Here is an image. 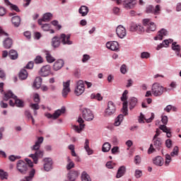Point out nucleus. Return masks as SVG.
<instances>
[{
	"instance_id": "nucleus-25",
	"label": "nucleus",
	"mask_w": 181,
	"mask_h": 181,
	"mask_svg": "<svg viewBox=\"0 0 181 181\" xmlns=\"http://www.w3.org/2000/svg\"><path fill=\"white\" fill-rule=\"evenodd\" d=\"M63 66H64V61L63 59H58L54 63L53 69L54 71H59Z\"/></svg>"
},
{
	"instance_id": "nucleus-56",
	"label": "nucleus",
	"mask_w": 181,
	"mask_h": 181,
	"mask_svg": "<svg viewBox=\"0 0 181 181\" xmlns=\"http://www.w3.org/2000/svg\"><path fill=\"white\" fill-rule=\"evenodd\" d=\"M114 166H115V163H112V161H108V162L106 163V167H107L108 169H113V168H114Z\"/></svg>"
},
{
	"instance_id": "nucleus-19",
	"label": "nucleus",
	"mask_w": 181,
	"mask_h": 181,
	"mask_svg": "<svg viewBox=\"0 0 181 181\" xmlns=\"http://www.w3.org/2000/svg\"><path fill=\"white\" fill-rule=\"evenodd\" d=\"M40 76L42 77H47L50 74V65H45L42 66L39 71Z\"/></svg>"
},
{
	"instance_id": "nucleus-36",
	"label": "nucleus",
	"mask_w": 181,
	"mask_h": 181,
	"mask_svg": "<svg viewBox=\"0 0 181 181\" xmlns=\"http://www.w3.org/2000/svg\"><path fill=\"white\" fill-rule=\"evenodd\" d=\"M11 21L15 28H18L21 25V17L19 16H15L12 18Z\"/></svg>"
},
{
	"instance_id": "nucleus-38",
	"label": "nucleus",
	"mask_w": 181,
	"mask_h": 181,
	"mask_svg": "<svg viewBox=\"0 0 181 181\" xmlns=\"http://www.w3.org/2000/svg\"><path fill=\"white\" fill-rule=\"evenodd\" d=\"M42 79L40 78V76H38L35 78L33 83V87H35L37 89H39L40 87H42Z\"/></svg>"
},
{
	"instance_id": "nucleus-5",
	"label": "nucleus",
	"mask_w": 181,
	"mask_h": 181,
	"mask_svg": "<svg viewBox=\"0 0 181 181\" xmlns=\"http://www.w3.org/2000/svg\"><path fill=\"white\" fill-rule=\"evenodd\" d=\"M165 88L163 86H160V84L158 83H155L153 84L151 88V93L153 95H154L155 97H159L160 95H162L163 94V90Z\"/></svg>"
},
{
	"instance_id": "nucleus-33",
	"label": "nucleus",
	"mask_w": 181,
	"mask_h": 181,
	"mask_svg": "<svg viewBox=\"0 0 181 181\" xmlns=\"http://www.w3.org/2000/svg\"><path fill=\"white\" fill-rule=\"evenodd\" d=\"M153 144L156 149L158 151L162 148V139H153Z\"/></svg>"
},
{
	"instance_id": "nucleus-7",
	"label": "nucleus",
	"mask_w": 181,
	"mask_h": 181,
	"mask_svg": "<svg viewBox=\"0 0 181 181\" xmlns=\"http://www.w3.org/2000/svg\"><path fill=\"white\" fill-rule=\"evenodd\" d=\"M64 112H66V107H62L61 109L57 110L53 115L49 112L45 113V117H47V118H48L49 119H57V118H59V117H60L62 114H64Z\"/></svg>"
},
{
	"instance_id": "nucleus-6",
	"label": "nucleus",
	"mask_w": 181,
	"mask_h": 181,
	"mask_svg": "<svg viewBox=\"0 0 181 181\" xmlns=\"http://www.w3.org/2000/svg\"><path fill=\"white\" fill-rule=\"evenodd\" d=\"M143 25L146 28V32H155L156 30V25L155 23L151 21L149 18H145L143 20Z\"/></svg>"
},
{
	"instance_id": "nucleus-1",
	"label": "nucleus",
	"mask_w": 181,
	"mask_h": 181,
	"mask_svg": "<svg viewBox=\"0 0 181 181\" xmlns=\"http://www.w3.org/2000/svg\"><path fill=\"white\" fill-rule=\"evenodd\" d=\"M43 136L38 137L37 141L31 146V151H35V153L30 154L29 158H32L34 163L37 165L39 159H42L45 155V151L40 150V146L43 144Z\"/></svg>"
},
{
	"instance_id": "nucleus-15",
	"label": "nucleus",
	"mask_w": 181,
	"mask_h": 181,
	"mask_svg": "<svg viewBox=\"0 0 181 181\" xmlns=\"http://www.w3.org/2000/svg\"><path fill=\"white\" fill-rule=\"evenodd\" d=\"M116 33L120 39H124L127 36V30L122 25H119L116 28Z\"/></svg>"
},
{
	"instance_id": "nucleus-32",
	"label": "nucleus",
	"mask_w": 181,
	"mask_h": 181,
	"mask_svg": "<svg viewBox=\"0 0 181 181\" xmlns=\"http://www.w3.org/2000/svg\"><path fill=\"white\" fill-rule=\"evenodd\" d=\"M172 49L175 52V54L177 56L180 55V50H181V47L180 45H177V42H173L172 44Z\"/></svg>"
},
{
	"instance_id": "nucleus-21",
	"label": "nucleus",
	"mask_w": 181,
	"mask_h": 181,
	"mask_svg": "<svg viewBox=\"0 0 181 181\" xmlns=\"http://www.w3.org/2000/svg\"><path fill=\"white\" fill-rule=\"evenodd\" d=\"M106 47L110 50L117 51L119 49V45L117 41L108 42L106 43Z\"/></svg>"
},
{
	"instance_id": "nucleus-44",
	"label": "nucleus",
	"mask_w": 181,
	"mask_h": 181,
	"mask_svg": "<svg viewBox=\"0 0 181 181\" xmlns=\"http://www.w3.org/2000/svg\"><path fill=\"white\" fill-rule=\"evenodd\" d=\"M81 179L82 181H91V178L90 177V175L87 174V172L83 171L81 173Z\"/></svg>"
},
{
	"instance_id": "nucleus-31",
	"label": "nucleus",
	"mask_w": 181,
	"mask_h": 181,
	"mask_svg": "<svg viewBox=\"0 0 181 181\" xmlns=\"http://www.w3.org/2000/svg\"><path fill=\"white\" fill-rule=\"evenodd\" d=\"M4 3L7 6H9V8L12 9V11H16V12H21V10H19L18 6L11 4V2H9V0H4Z\"/></svg>"
},
{
	"instance_id": "nucleus-3",
	"label": "nucleus",
	"mask_w": 181,
	"mask_h": 181,
	"mask_svg": "<svg viewBox=\"0 0 181 181\" xmlns=\"http://www.w3.org/2000/svg\"><path fill=\"white\" fill-rule=\"evenodd\" d=\"M0 36H5L6 38L3 41V47L4 49H11L13 45V40L9 37V34L4 30L2 27L0 26Z\"/></svg>"
},
{
	"instance_id": "nucleus-17",
	"label": "nucleus",
	"mask_w": 181,
	"mask_h": 181,
	"mask_svg": "<svg viewBox=\"0 0 181 181\" xmlns=\"http://www.w3.org/2000/svg\"><path fill=\"white\" fill-rule=\"evenodd\" d=\"M71 35L70 34L66 35V34H61L59 39L62 44L64 45H73V41L70 40Z\"/></svg>"
},
{
	"instance_id": "nucleus-54",
	"label": "nucleus",
	"mask_w": 181,
	"mask_h": 181,
	"mask_svg": "<svg viewBox=\"0 0 181 181\" xmlns=\"http://www.w3.org/2000/svg\"><path fill=\"white\" fill-rule=\"evenodd\" d=\"M141 57L142 59H149V57H151V54L146 52H144L141 54Z\"/></svg>"
},
{
	"instance_id": "nucleus-26",
	"label": "nucleus",
	"mask_w": 181,
	"mask_h": 181,
	"mask_svg": "<svg viewBox=\"0 0 181 181\" xmlns=\"http://www.w3.org/2000/svg\"><path fill=\"white\" fill-rule=\"evenodd\" d=\"M168 35V31L165 29H161L158 33V35L154 37L155 40H162L163 39V36Z\"/></svg>"
},
{
	"instance_id": "nucleus-43",
	"label": "nucleus",
	"mask_w": 181,
	"mask_h": 181,
	"mask_svg": "<svg viewBox=\"0 0 181 181\" xmlns=\"http://www.w3.org/2000/svg\"><path fill=\"white\" fill-rule=\"evenodd\" d=\"M137 103L138 100L136 98H132L129 100V110H133V108H135Z\"/></svg>"
},
{
	"instance_id": "nucleus-14",
	"label": "nucleus",
	"mask_w": 181,
	"mask_h": 181,
	"mask_svg": "<svg viewBox=\"0 0 181 181\" xmlns=\"http://www.w3.org/2000/svg\"><path fill=\"white\" fill-rule=\"evenodd\" d=\"M130 32H145V28L139 24L132 23L129 28Z\"/></svg>"
},
{
	"instance_id": "nucleus-58",
	"label": "nucleus",
	"mask_w": 181,
	"mask_h": 181,
	"mask_svg": "<svg viewBox=\"0 0 181 181\" xmlns=\"http://www.w3.org/2000/svg\"><path fill=\"white\" fill-rule=\"evenodd\" d=\"M90 55L83 54V59H82V62L83 63H87V62H88V60H90Z\"/></svg>"
},
{
	"instance_id": "nucleus-10",
	"label": "nucleus",
	"mask_w": 181,
	"mask_h": 181,
	"mask_svg": "<svg viewBox=\"0 0 181 181\" xmlns=\"http://www.w3.org/2000/svg\"><path fill=\"white\" fill-rule=\"evenodd\" d=\"M86 88L84 87V81L80 80L76 82V86L75 88L74 93L76 95H81L84 93Z\"/></svg>"
},
{
	"instance_id": "nucleus-37",
	"label": "nucleus",
	"mask_w": 181,
	"mask_h": 181,
	"mask_svg": "<svg viewBox=\"0 0 181 181\" xmlns=\"http://www.w3.org/2000/svg\"><path fill=\"white\" fill-rule=\"evenodd\" d=\"M28 71H26L25 69H23L20 71L18 77L20 80H26L28 78Z\"/></svg>"
},
{
	"instance_id": "nucleus-13",
	"label": "nucleus",
	"mask_w": 181,
	"mask_h": 181,
	"mask_svg": "<svg viewBox=\"0 0 181 181\" xmlns=\"http://www.w3.org/2000/svg\"><path fill=\"white\" fill-rule=\"evenodd\" d=\"M146 13H153V15H159L160 13V6L156 5V7L153 6H148L146 8Z\"/></svg>"
},
{
	"instance_id": "nucleus-9",
	"label": "nucleus",
	"mask_w": 181,
	"mask_h": 181,
	"mask_svg": "<svg viewBox=\"0 0 181 181\" xmlns=\"http://www.w3.org/2000/svg\"><path fill=\"white\" fill-rule=\"evenodd\" d=\"M16 168L20 173L25 175L28 172V164L25 161L20 160L17 162Z\"/></svg>"
},
{
	"instance_id": "nucleus-64",
	"label": "nucleus",
	"mask_w": 181,
	"mask_h": 181,
	"mask_svg": "<svg viewBox=\"0 0 181 181\" xmlns=\"http://www.w3.org/2000/svg\"><path fill=\"white\" fill-rule=\"evenodd\" d=\"M134 163L136 165H139V163H141V156H136L134 158Z\"/></svg>"
},
{
	"instance_id": "nucleus-41",
	"label": "nucleus",
	"mask_w": 181,
	"mask_h": 181,
	"mask_svg": "<svg viewBox=\"0 0 181 181\" xmlns=\"http://www.w3.org/2000/svg\"><path fill=\"white\" fill-rule=\"evenodd\" d=\"M124 120V115H119L115 119L114 125L115 127H119L121 125V122Z\"/></svg>"
},
{
	"instance_id": "nucleus-57",
	"label": "nucleus",
	"mask_w": 181,
	"mask_h": 181,
	"mask_svg": "<svg viewBox=\"0 0 181 181\" xmlns=\"http://www.w3.org/2000/svg\"><path fill=\"white\" fill-rule=\"evenodd\" d=\"M30 108H32V110H39V108H40L39 107V104H37V103H31L30 105Z\"/></svg>"
},
{
	"instance_id": "nucleus-24",
	"label": "nucleus",
	"mask_w": 181,
	"mask_h": 181,
	"mask_svg": "<svg viewBox=\"0 0 181 181\" xmlns=\"http://www.w3.org/2000/svg\"><path fill=\"white\" fill-rule=\"evenodd\" d=\"M80 173L78 171L72 170L67 175V179L70 181H76V180L78 177Z\"/></svg>"
},
{
	"instance_id": "nucleus-49",
	"label": "nucleus",
	"mask_w": 181,
	"mask_h": 181,
	"mask_svg": "<svg viewBox=\"0 0 181 181\" xmlns=\"http://www.w3.org/2000/svg\"><path fill=\"white\" fill-rule=\"evenodd\" d=\"M170 162H172V157L169 154L165 155V161L164 163L165 166H169Z\"/></svg>"
},
{
	"instance_id": "nucleus-47",
	"label": "nucleus",
	"mask_w": 181,
	"mask_h": 181,
	"mask_svg": "<svg viewBox=\"0 0 181 181\" xmlns=\"http://www.w3.org/2000/svg\"><path fill=\"white\" fill-rule=\"evenodd\" d=\"M110 149H111V144L110 143L106 142L103 145V152H109Z\"/></svg>"
},
{
	"instance_id": "nucleus-27",
	"label": "nucleus",
	"mask_w": 181,
	"mask_h": 181,
	"mask_svg": "<svg viewBox=\"0 0 181 181\" xmlns=\"http://www.w3.org/2000/svg\"><path fill=\"white\" fill-rule=\"evenodd\" d=\"M153 163L156 166H163V163H165L163 160V158L161 156H156L153 159Z\"/></svg>"
},
{
	"instance_id": "nucleus-22",
	"label": "nucleus",
	"mask_w": 181,
	"mask_h": 181,
	"mask_svg": "<svg viewBox=\"0 0 181 181\" xmlns=\"http://www.w3.org/2000/svg\"><path fill=\"white\" fill-rule=\"evenodd\" d=\"M82 117L86 121H91V110L83 108L82 110Z\"/></svg>"
},
{
	"instance_id": "nucleus-59",
	"label": "nucleus",
	"mask_w": 181,
	"mask_h": 181,
	"mask_svg": "<svg viewBox=\"0 0 181 181\" xmlns=\"http://www.w3.org/2000/svg\"><path fill=\"white\" fill-rule=\"evenodd\" d=\"M165 146H166V147L168 148H172V146H173L172 140H170V139H167V140L165 141Z\"/></svg>"
},
{
	"instance_id": "nucleus-50",
	"label": "nucleus",
	"mask_w": 181,
	"mask_h": 181,
	"mask_svg": "<svg viewBox=\"0 0 181 181\" xmlns=\"http://www.w3.org/2000/svg\"><path fill=\"white\" fill-rule=\"evenodd\" d=\"M179 155V147L175 146L170 156H177Z\"/></svg>"
},
{
	"instance_id": "nucleus-61",
	"label": "nucleus",
	"mask_w": 181,
	"mask_h": 181,
	"mask_svg": "<svg viewBox=\"0 0 181 181\" xmlns=\"http://www.w3.org/2000/svg\"><path fill=\"white\" fill-rule=\"evenodd\" d=\"M156 149H155V148H153V144H151L150 147L148 150V153L149 155H151V153H153V152H156Z\"/></svg>"
},
{
	"instance_id": "nucleus-23",
	"label": "nucleus",
	"mask_w": 181,
	"mask_h": 181,
	"mask_svg": "<svg viewBox=\"0 0 181 181\" xmlns=\"http://www.w3.org/2000/svg\"><path fill=\"white\" fill-rule=\"evenodd\" d=\"M53 18V14L51 13H46L43 15L42 18L38 20V25H42V22H50Z\"/></svg>"
},
{
	"instance_id": "nucleus-40",
	"label": "nucleus",
	"mask_w": 181,
	"mask_h": 181,
	"mask_svg": "<svg viewBox=\"0 0 181 181\" xmlns=\"http://www.w3.org/2000/svg\"><path fill=\"white\" fill-rule=\"evenodd\" d=\"M8 56L11 60H16L18 57V52H16L15 49H11L8 53Z\"/></svg>"
},
{
	"instance_id": "nucleus-39",
	"label": "nucleus",
	"mask_w": 181,
	"mask_h": 181,
	"mask_svg": "<svg viewBox=\"0 0 181 181\" xmlns=\"http://www.w3.org/2000/svg\"><path fill=\"white\" fill-rule=\"evenodd\" d=\"M160 129L167 134L168 138H170V136H172V133H170V129L168 128L165 125H160Z\"/></svg>"
},
{
	"instance_id": "nucleus-20",
	"label": "nucleus",
	"mask_w": 181,
	"mask_h": 181,
	"mask_svg": "<svg viewBox=\"0 0 181 181\" xmlns=\"http://www.w3.org/2000/svg\"><path fill=\"white\" fill-rule=\"evenodd\" d=\"M153 118H155V114H153V113H151V117L148 119L145 118V115H144V114L141 113L139 119V122L140 124H144V122H145V121H146V122L149 124V122H152V121H153Z\"/></svg>"
},
{
	"instance_id": "nucleus-18",
	"label": "nucleus",
	"mask_w": 181,
	"mask_h": 181,
	"mask_svg": "<svg viewBox=\"0 0 181 181\" xmlns=\"http://www.w3.org/2000/svg\"><path fill=\"white\" fill-rule=\"evenodd\" d=\"M123 6L126 9H132L136 5V1L135 0H124L122 1Z\"/></svg>"
},
{
	"instance_id": "nucleus-42",
	"label": "nucleus",
	"mask_w": 181,
	"mask_h": 181,
	"mask_svg": "<svg viewBox=\"0 0 181 181\" xmlns=\"http://www.w3.org/2000/svg\"><path fill=\"white\" fill-rule=\"evenodd\" d=\"M84 149L88 155H91V148H90V141L88 139L85 140Z\"/></svg>"
},
{
	"instance_id": "nucleus-46",
	"label": "nucleus",
	"mask_w": 181,
	"mask_h": 181,
	"mask_svg": "<svg viewBox=\"0 0 181 181\" xmlns=\"http://www.w3.org/2000/svg\"><path fill=\"white\" fill-rule=\"evenodd\" d=\"M8 173L0 169V178L1 180H8Z\"/></svg>"
},
{
	"instance_id": "nucleus-60",
	"label": "nucleus",
	"mask_w": 181,
	"mask_h": 181,
	"mask_svg": "<svg viewBox=\"0 0 181 181\" xmlns=\"http://www.w3.org/2000/svg\"><path fill=\"white\" fill-rule=\"evenodd\" d=\"M112 153L113 155H115V153H119V147L118 146H114L112 148Z\"/></svg>"
},
{
	"instance_id": "nucleus-28",
	"label": "nucleus",
	"mask_w": 181,
	"mask_h": 181,
	"mask_svg": "<svg viewBox=\"0 0 181 181\" xmlns=\"http://www.w3.org/2000/svg\"><path fill=\"white\" fill-rule=\"evenodd\" d=\"M125 172H127V168L124 165H122L117 170L116 178L119 179V177H122L125 175Z\"/></svg>"
},
{
	"instance_id": "nucleus-8",
	"label": "nucleus",
	"mask_w": 181,
	"mask_h": 181,
	"mask_svg": "<svg viewBox=\"0 0 181 181\" xmlns=\"http://www.w3.org/2000/svg\"><path fill=\"white\" fill-rule=\"evenodd\" d=\"M127 95L128 90H126L124 91L122 96L121 97V100L123 102L122 111L124 115H128V102L127 101V100H128V97L127 96Z\"/></svg>"
},
{
	"instance_id": "nucleus-34",
	"label": "nucleus",
	"mask_w": 181,
	"mask_h": 181,
	"mask_svg": "<svg viewBox=\"0 0 181 181\" xmlns=\"http://www.w3.org/2000/svg\"><path fill=\"white\" fill-rule=\"evenodd\" d=\"M44 53H45V57L48 63H53L55 62L56 59L52 56L49 51L45 50L44 51Z\"/></svg>"
},
{
	"instance_id": "nucleus-16",
	"label": "nucleus",
	"mask_w": 181,
	"mask_h": 181,
	"mask_svg": "<svg viewBox=\"0 0 181 181\" xmlns=\"http://www.w3.org/2000/svg\"><path fill=\"white\" fill-rule=\"evenodd\" d=\"M70 91V80H69L66 82L63 83L62 97H64V98H66Z\"/></svg>"
},
{
	"instance_id": "nucleus-30",
	"label": "nucleus",
	"mask_w": 181,
	"mask_h": 181,
	"mask_svg": "<svg viewBox=\"0 0 181 181\" xmlns=\"http://www.w3.org/2000/svg\"><path fill=\"white\" fill-rule=\"evenodd\" d=\"M172 42H173V40H165L163 42V43H161L157 46L156 50H160V49H162V47H168L169 46V44L172 43Z\"/></svg>"
},
{
	"instance_id": "nucleus-29",
	"label": "nucleus",
	"mask_w": 181,
	"mask_h": 181,
	"mask_svg": "<svg viewBox=\"0 0 181 181\" xmlns=\"http://www.w3.org/2000/svg\"><path fill=\"white\" fill-rule=\"evenodd\" d=\"M60 37L55 36L52 39V46L54 47V49L59 47L60 46Z\"/></svg>"
},
{
	"instance_id": "nucleus-63",
	"label": "nucleus",
	"mask_w": 181,
	"mask_h": 181,
	"mask_svg": "<svg viewBox=\"0 0 181 181\" xmlns=\"http://www.w3.org/2000/svg\"><path fill=\"white\" fill-rule=\"evenodd\" d=\"M161 121L163 124H164V125H166V124H168V116L166 115L161 116Z\"/></svg>"
},
{
	"instance_id": "nucleus-51",
	"label": "nucleus",
	"mask_w": 181,
	"mask_h": 181,
	"mask_svg": "<svg viewBox=\"0 0 181 181\" xmlns=\"http://www.w3.org/2000/svg\"><path fill=\"white\" fill-rule=\"evenodd\" d=\"M35 64H40L43 62V58L41 56H37L34 59Z\"/></svg>"
},
{
	"instance_id": "nucleus-12",
	"label": "nucleus",
	"mask_w": 181,
	"mask_h": 181,
	"mask_svg": "<svg viewBox=\"0 0 181 181\" xmlns=\"http://www.w3.org/2000/svg\"><path fill=\"white\" fill-rule=\"evenodd\" d=\"M43 162L45 172H50L53 169V160L50 158H45L43 159Z\"/></svg>"
},
{
	"instance_id": "nucleus-48",
	"label": "nucleus",
	"mask_w": 181,
	"mask_h": 181,
	"mask_svg": "<svg viewBox=\"0 0 181 181\" xmlns=\"http://www.w3.org/2000/svg\"><path fill=\"white\" fill-rule=\"evenodd\" d=\"M92 100H97L98 101H103V96L100 93H92L91 94Z\"/></svg>"
},
{
	"instance_id": "nucleus-55",
	"label": "nucleus",
	"mask_w": 181,
	"mask_h": 181,
	"mask_svg": "<svg viewBox=\"0 0 181 181\" xmlns=\"http://www.w3.org/2000/svg\"><path fill=\"white\" fill-rule=\"evenodd\" d=\"M0 78H2V80H5V78H6V74L2 68H0Z\"/></svg>"
},
{
	"instance_id": "nucleus-53",
	"label": "nucleus",
	"mask_w": 181,
	"mask_h": 181,
	"mask_svg": "<svg viewBox=\"0 0 181 181\" xmlns=\"http://www.w3.org/2000/svg\"><path fill=\"white\" fill-rule=\"evenodd\" d=\"M42 29L45 31V32H47L49 30H50V24H42Z\"/></svg>"
},
{
	"instance_id": "nucleus-52",
	"label": "nucleus",
	"mask_w": 181,
	"mask_h": 181,
	"mask_svg": "<svg viewBox=\"0 0 181 181\" xmlns=\"http://www.w3.org/2000/svg\"><path fill=\"white\" fill-rule=\"evenodd\" d=\"M134 176H135L136 179H139V178L142 177V170H136Z\"/></svg>"
},
{
	"instance_id": "nucleus-35",
	"label": "nucleus",
	"mask_w": 181,
	"mask_h": 181,
	"mask_svg": "<svg viewBox=\"0 0 181 181\" xmlns=\"http://www.w3.org/2000/svg\"><path fill=\"white\" fill-rule=\"evenodd\" d=\"M78 13L81 16H87L88 13V7L86 6H81L78 9Z\"/></svg>"
},
{
	"instance_id": "nucleus-11",
	"label": "nucleus",
	"mask_w": 181,
	"mask_h": 181,
	"mask_svg": "<svg viewBox=\"0 0 181 181\" xmlns=\"http://www.w3.org/2000/svg\"><path fill=\"white\" fill-rule=\"evenodd\" d=\"M77 122H78V125H74L72 126V128L75 132H77L78 134H80L83 129H84V120L83 119V117L81 116H79L77 119Z\"/></svg>"
},
{
	"instance_id": "nucleus-45",
	"label": "nucleus",
	"mask_w": 181,
	"mask_h": 181,
	"mask_svg": "<svg viewBox=\"0 0 181 181\" xmlns=\"http://www.w3.org/2000/svg\"><path fill=\"white\" fill-rule=\"evenodd\" d=\"M35 173H36V170H35V169H32L30 171L29 176L25 177V181H32V179H33V177L35 176Z\"/></svg>"
},
{
	"instance_id": "nucleus-2",
	"label": "nucleus",
	"mask_w": 181,
	"mask_h": 181,
	"mask_svg": "<svg viewBox=\"0 0 181 181\" xmlns=\"http://www.w3.org/2000/svg\"><path fill=\"white\" fill-rule=\"evenodd\" d=\"M10 98H13L15 103H13L12 100H10ZM4 101H8V100H10L9 105H11V107H15V105L19 108H23V101L18 99V96L15 95V94H13V93H12L11 90H8L4 94Z\"/></svg>"
},
{
	"instance_id": "nucleus-4",
	"label": "nucleus",
	"mask_w": 181,
	"mask_h": 181,
	"mask_svg": "<svg viewBox=\"0 0 181 181\" xmlns=\"http://www.w3.org/2000/svg\"><path fill=\"white\" fill-rule=\"evenodd\" d=\"M115 111H117L115 104H114L112 101H109L107 103V108L103 112V117H111V115H114V114H115Z\"/></svg>"
},
{
	"instance_id": "nucleus-62",
	"label": "nucleus",
	"mask_w": 181,
	"mask_h": 181,
	"mask_svg": "<svg viewBox=\"0 0 181 181\" xmlns=\"http://www.w3.org/2000/svg\"><path fill=\"white\" fill-rule=\"evenodd\" d=\"M120 71L122 74H125V73H127V65H122V66L120 67Z\"/></svg>"
}]
</instances>
